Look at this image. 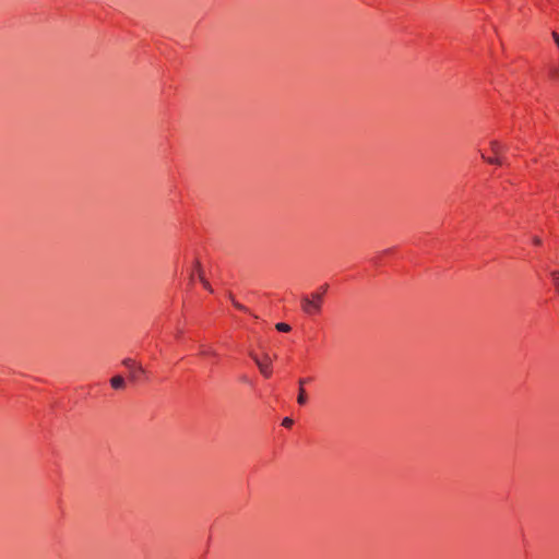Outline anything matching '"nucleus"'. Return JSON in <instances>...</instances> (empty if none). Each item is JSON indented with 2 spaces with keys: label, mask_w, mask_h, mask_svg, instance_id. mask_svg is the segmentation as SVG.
<instances>
[{
  "label": "nucleus",
  "mask_w": 559,
  "mask_h": 559,
  "mask_svg": "<svg viewBox=\"0 0 559 559\" xmlns=\"http://www.w3.org/2000/svg\"><path fill=\"white\" fill-rule=\"evenodd\" d=\"M297 402L300 405H305L306 402H307V396H306V392H305L304 388H299V394H298V397H297Z\"/></svg>",
  "instance_id": "423d86ee"
},
{
  "label": "nucleus",
  "mask_w": 559,
  "mask_h": 559,
  "mask_svg": "<svg viewBox=\"0 0 559 559\" xmlns=\"http://www.w3.org/2000/svg\"><path fill=\"white\" fill-rule=\"evenodd\" d=\"M198 274H199V278H200V281L202 282L203 286H204L207 290L212 292V288H211V286H210L209 282L204 278V276H203V272L200 270V265H198Z\"/></svg>",
  "instance_id": "0eeeda50"
},
{
  "label": "nucleus",
  "mask_w": 559,
  "mask_h": 559,
  "mask_svg": "<svg viewBox=\"0 0 559 559\" xmlns=\"http://www.w3.org/2000/svg\"><path fill=\"white\" fill-rule=\"evenodd\" d=\"M144 373H145L144 368L141 365H139V366H135V368L130 371V378L133 381H138L140 379V376H142Z\"/></svg>",
  "instance_id": "7ed1b4c3"
},
{
  "label": "nucleus",
  "mask_w": 559,
  "mask_h": 559,
  "mask_svg": "<svg viewBox=\"0 0 559 559\" xmlns=\"http://www.w3.org/2000/svg\"><path fill=\"white\" fill-rule=\"evenodd\" d=\"M533 241H534L535 245H540L542 243V240L538 237H535L533 239Z\"/></svg>",
  "instance_id": "f3484780"
},
{
  "label": "nucleus",
  "mask_w": 559,
  "mask_h": 559,
  "mask_svg": "<svg viewBox=\"0 0 559 559\" xmlns=\"http://www.w3.org/2000/svg\"><path fill=\"white\" fill-rule=\"evenodd\" d=\"M490 146H491V150L492 152L496 154V155H499V154H502L503 152H506L507 147L501 145L499 142L497 141H491L490 142Z\"/></svg>",
  "instance_id": "39448f33"
},
{
  "label": "nucleus",
  "mask_w": 559,
  "mask_h": 559,
  "mask_svg": "<svg viewBox=\"0 0 559 559\" xmlns=\"http://www.w3.org/2000/svg\"><path fill=\"white\" fill-rule=\"evenodd\" d=\"M275 328L280 332H289L290 331V326L287 323H277L275 325Z\"/></svg>",
  "instance_id": "9b49d317"
},
{
  "label": "nucleus",
  "mask_w": 559,
  "mask_h": 559,
  "mask_svg": "<svg viewBox=\"0 0 559 559\" xmlns=\"http://www.w3.org/2000/svg\"><path fill=\"white\" fill-rule=\"evenodd\" d=\"M201 354L202 355H215V352L212 349H202Z\"/></svg>",
  "instance_id": "4468645a"
},
{
  "label": "nucleus",
  "mask_w": 559,
  "mask_h": 559,
  "mask_svg": "<svg viewBox=\"0 0 559 559\" xmlns=\"http://www.w3.org/2000/svg\"><path fill=\"white\" fill-rule=\"evenodd\" d=\"M233 304H234V306H235L237 309H239V310H241V311H248V309H247L245 306H242L241 304H239V302H237V301H235V300H233Z\"/></svg>",
  "instance_id": "ddd939ff"
},
{
  "label": "nucleus",
  "mask_w": 559,
  "mask_h": 559,
  "mask_svg": "<svg viewBox=\"0 0 559 559\" xmlns=\"http://www.w3.org/2000/svg\"><path fill=\"white\" fill-rule=\"evenodd\" d=\"M550 74L552 78H557L559 75V69H557V68L551 69Z\"/></svg>",
  "instance_id": "2eb2a0df"
},
{
  "label": "nucleus",
  "mask_w": 559,
  "mask_h": 559,
  "mask_svg": "<svg viewBox=\"0 0 559 559\" xmlns=\"http://www.w3.org/2000/svg\"><path fill=\"white\" fill-rule=\"evenodd\" d=\"M251 358L257 364L260 372L265 377L269 378L272 374V358L265 354L263 358H259L255 354L250 353Z\"/></svg>",
  "instance_id": "f03ea898"
},
{
  "label": "nucleus",
  "mask_w": 559,
  "mask_h": 559,
  "mask_svg": "<svg viewBox=\"0 0 559 559\" xmlns=\"http://www.w3.org/2000/svg\"><path fill=\"white\" fill-rule=\"evenodd\" d=\"M552 37H554V39H555V41H556V44H557V46L559 48V35L556 32H554L552 33Z\"/></svg>",
  "instance_id": "dca6fc26"
},
{
  "label": "nucleus",
  "mask_w": 559,
  "mask_h": 559,
  "mask_svg": "<svg viewBox=\"0 0 559 559\" xmlns=\"http://www.w3.org/2000/svg\"><path fill=\"white\" fill-rule=\"evenodd\" d=\"M305 383H306V380L305 379H300L299 380V388H302Z\"/></svg>",
  "instance_id": "a211bd4d"
},
{
  "label": "nucleus",
  "mask_w": 559,
  "mask_h": 559,
  "mask_svg": "<svg viewBox=\"0 0 559 559\" xmlns=\"http://www.w3.org/2000/svg\"><path fill=\"white\" fill-rule=\"evenodd\" d=\"M294 424V420L290 417H285L282 421V425L286 428L292 427Z\"/></svg>",
  "instance_id": "f8f14e48"
},
{
  "label": "nucleus",
  "mask_w": 559,
  "mask_h": 559,
  "mask_svg": "<svg viewBox=\"0 0 559 559\" xmlns=\"http://www.w3.org/2000/svg\"><path fill=\"white\" fill-rule=\"evenodd\" d=\"M122 364H123L127 368H129V369H130V371H131L132 369H134V368H135V366H138V365L135 364V361H134V360H132L131 358H126V359L122 361Z\"/></svg>",
  "instance_id": "9d476101"
},
{
  "label": "nucleus",
  "mask_w": 559,
  "mask_h": 559,
  "mask_svg": "<svg viewBox=\"0 0 559 559\" xmlns=\"http://www.w3.org/2000/svg\"><path fill=\"white\" fill-rule=\"evenodd\" d=\"M326 285L322 286L321 292H316L311 294V298L309 296H302L301 309L305 313L316 314L320 312L323 294L326 292Z\"/></svg>",
  "instance_id": "f257e3e1"
},
{
  "label": "nucleus",
  "mask_w": 559,
  "mask_h": 559,
  "mask_svg": "<svg viewBox=\"0 0 559 559\" xmlns=\"http://www.w3.org/2000/svg\"><path fill=\"white\" fill-rule=\"evenodd\" d=\"M551 277H552V282H554V285L557 289V292L559 293V272H551Z\"/></svg>",
  "instance_id": "1a4fd4ad"
},
{
  "label": "nucleus",
  "mask_w": 559,
  "mask_h": 559,
  "mask_svg": "<svg viewBox=\"0 0 559 559\" xmlns=\"http://www.w3.org/2000/svg\"><path fill=\"white\" fill-rule=\"evenodd\" d=\"M110 383L114 389H122L124 386V379L121 376H116L111 378Z\"/></svg>",
  "instance_id": "20e7f679"
},
{
  "label": "nucleus",
  "mask_w": 559,
  "mask_h": 559,
  "mask_svg": "<svg viewBox=\"0 0 559 559\" xmlns=\"http://www.w3.org/2000/svg\"><path fill=\"white\" fill-rule=\"evenodd\" d=\"M481 157L488 162L489 164H496V165H501V158L500 157H486L484 154H481Z\"/></svg>",
  "instance_id": "6e6552de"
}]
</instances>
